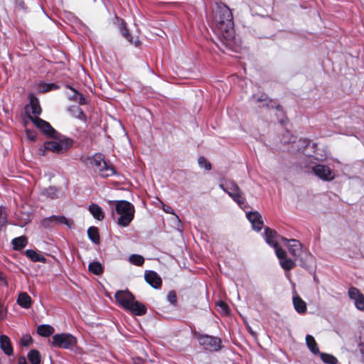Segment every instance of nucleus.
<instances>
[{"label":"nucleus","instance_id":"f257e3e1","mask_svg":"<svg viewBox=\"0 0 364 364\" xmlns=\"http://www.w3.org/2000/svg\"><path fill=\"white\" fill-rule=\"evenodd\" d=\"M217 10L214 16L215 32L220 38L227 42L235 36L234 22L231 10L225 4H217Z\"/></svg>","mask_w":364,"mask_h":364},{"label":"nucleus","instance_id":"f03ea898","mask_svg":"<svg viewBox=\"0 0 364 364\" xmlns=\"http://www.w3.org/2000/svg\"><path fill=\"white\" fill-rule=\"evenodd\" d=\"M114 298L120 306L135 316H143L147 311L144 304L136 301L134 296L128 290L117 291Z\"/></svg>","mask_w":364,"mask_h":364},{"label":"nucleus","instance_id":"7ed1b4c3","mask_svg":"<svg viewBox=\"0 0 364 364\" xmlns=\"http://www.w3.org/2000/svg\"><path fill=\"white\" fill-rule=\"evenodd\" d=\"M112 207V214L114 208L116 213L119 215L117 219V224L122 227H127L134 218L135 209L132 203L127 200H112L109 201Z\"/></svg>","mask_w":364,"mask_h":364},{"label":"nucleus","instance_id":"20e7f679","mask_svg":"<svg viewBox=\"0 0 364 364\" xmlns=\"http://www.w3.org/2000/svg\"><path fill=\"white\" fill-rule=\"evenodd\" d=\"M50 138L54 139L55 141H46L43 147L39 149L40 155L44 156L46 151H50L57 154H64L72 147L73 144L72 139L61 135L60 133Z\"/></svg>","mask_w":364,"mask_h":364},{"label":"nucleus","instance_id":"39448f33","mask_svg":"<svg viewBox=\"0 0 364 364\" xmlns=\"http://www.w3.org/2000/svg\"><path fill=\"white\" fill-rule=\"evenodd\" d=\"M219 187L238 205L245 210L247 205L245 203V198L239 186L233 181H226L224 184H220Z\"/></svg>","mask_w":364,"mask_h":364},{"label":"nucleus","instance_id":"423d86ee","mask_svg":"<svg viewBox=\"0 0 364 364\" xmlns=\"http://www.w3.org/2000/svg\"><path fill=\"white\" fill-rule=\"evenodd\" d=\"M90 164L95 168V171L102 177H109L115 173L114 168L106 163L104 155L100 153L92 156L90 159Z\"/></svg>","mask_w":364,"mask_h":364},{"label":"nucleus","instance_id":"0eeeda50","mask_svg":"<svg viewBox=\"0 0 364 364\" xmlns=\"http://www.w3.org/2000/svg\"><path fill=\"white\" fill-rule=\"evenodd\" d=\"M77 345V339L70 333H57L53 336L51 346L73 350Z\"/></svg>","mask_w":364,"mask_h":364},{"label":"nucleus","instance_id":"6e6552de","mask_svg":"<svg viewBox=\"0 0 364 364\" xmlns=\"http://www.w3.org/2000/svg\"><path fill=\"white\" fill-rule=\"evenodd\" d=\"M41 225L45 229H52L58 225H65L68 228H72L74 223L72 220H70L63 215H53L41 220Z\"/></svg>","mask_w":364,"mask_h":364},{"label":"nucleus","instance_id":"1a4fd4ad","mask_svg":"<svg viewBox=\"0 0 364 364\" xmlns=\"http://www.w3.org/2000/svg\"><path fill=\"white\" fill-rule=\"evenodd\" d=\"M198 339L199 344L203 346L205 350L218 351L222 348V341L218 337L207 334H200Z\"/></svg>","mask_w":364,"mask_h":364},{"label":"nucleus","instance_id":"9d476101","mask_svg":"<svg viewBox=\"0 0 364 364\" xmlns=\"http://www.w3.org/2000/svg\"><path fill=\"white\" fill-rule=\"evenodd\" d=\"M312 171L316 176L323 181H332L335 178L333 171L328 166L323 164L314 166Z\"/></svg>","mask_w":364,"mask_h":364},{"label":"nucleus","instance_id":"9b49d317","mask_svg":"<svg viewBox=\"0 0 364 364\" xmlns=\"http://www.w3.org/2000/svg\"><path fill=\"white\" fill-rule=\"evenodd\" d=\"M31 120L33 123L40 129L45 134L48 136H55L57 132L52 126L46 121L41 119L38 117H30Z\"/></svg>","mask_w":364,"mask_h":364},{"label":"nucleus","instance_id":"f8f14e48","mask_svg":"<svg viewBox=\"0 0 364 364\" xmlns=\"http://www.w3.org/2000/svg\"><path fill=\"white\" fill-rule=\"evenodd\" d=\"M349 298L354 301L355 308L361 311H364V295L356 287H351L348 289Z\"/></svg>","mask_w":364,"mask_h":364},{"label":"nucleus","instance_id":"ddd939ff","mask_svg":"<svg viewBox=\"0 0 364 364\" xmlns=\"http://www.w3.org/2000/svg\"><path fill=\"white\" fill-rule=\"evenodd\" d=\"M116 23H117L118 28L119 30L120 33L122 36L126 38V40L130 43L131 44H134L135 46H138L140 43V41L139 39H136L135 41L133 40L132 36L129 32V30L127 28L126 23L125 21L119 17H116Z\"/></svg>","mask_w":364,"mask_h":364},{"label":"nucleus","instance_id":"4468645a","mask_svg":"<svg viewBox=\"0 0 364 364\" xmlns=\"http://www.w3.org/2000/svg\"><path fill=\"white\" fill-rule=\"evenodd\" d=\"M246 217L252 225L253 230L259 232L263 227L262 215L257 211L246 212Z\"/></svg>","mask_w":364,"mask_h":364},{"label":"nucleus","instance_id":"2eb2a0df","mask_svg":"<svg viewBox=\"0 0 364 364\" xmlns=\"http://www.w3.org/2000/svg\"><path fill=\"white\" fill-rule=\"evenodd\" d=\"M41 195L50 199H56L64 195V191L61 187L50 186L43 188L41 191Z\"/></svg>","mask_w":364,"mask_h":364},{"label":"nucleus","instance_id":"dca6fc26","mask_svg":"<svg viewBox=\"0 0 364 364\" xmlns=\"http://www.w3.org/2000/svg\"><path fill=\"white\" fill-rule=\"evenodd\" d=\"M145 281L153 288L157 289H160L162 284V281L159 275L154 271L147 270L144 274Z\"/></svg>","mask_w":364,"mask_h":364},{"label":"nucleus","instance_id":"f3484780","mask_svg":"<svg viewBox=\"0 0 364 364\" xmlns=\"http://www.w3.org/2000/svg\"><path fill=\"white\" fill-rule=\"evenodd\" d=\"M282 241L287 245L289 253L294 257H298L301 251V245L295 239H287L282 237Z\"/></svg>","mask_w":364,"mask_h":364},{"label":"nucleus","instance_id":"a211bd4d","mask_svg":"<svg viewBox=\"0 0 364 364\" xmlns=\"http://www.w3.org/2000/svg\"><path fill=\"white\" fill-rule=\"evenodd\" d=\"M301 266L309 271L313 270L315 267L314 257L310 252H305L300 259Z\"/></svg>","mask_w":364,"mask_h":364},{"label":"nucleus","instance_id":"6ab92c4d","mask_svg":"<svg viewBox=\"0 0 364 364\" xmlns=\"http://www.w3.org/2000/svg\"><path fill=\"white\" fill-rule=\"evenodd\" d=\"M0 348L2 351L9 356L14 353V349L10 338L6 335L0 336Z\"/></svg>","mask_w":364,"mask_h":364},{"label":"nucleus","instance_id":"aec40b11","mask_svg":"<svg viewBox=\"0 0 364 364\" xmlns=\"http://www.w3.org/2000/svg\"><path fill=\"white\" fill-rule=\"evenodd\" d=\"M293 304L295 310L299 314H304L306 311V302L298 295L293 296Z\"/></svg>","mask_w":364,"mask_h":364},{"label":"nucleus","instance_id":"412c9836","mask_svg":"<svg viewBox=\"0 0 364 364\" xmlns=\"http://www.w3.org/2000/svg\"><path fill=\"white\" fill-rule=\"evenodd\" d=\"M88 210L92 215L97 220H102L105 218V214L102 208L95 203H92L89 205Z\"/></svg>","mask_w":364,"mask_h":364},{"label":"nucleus","instance_id":"4be33fe9","mask_svg":"<svg viewBox=\"0 0 364 364\" xmlns=\"http://www.w3.org/2000/svg\"><path fill=\"white\" fill-rule=\"evenodd\" d=\"M276 236H277L276 231L270 229L269 228H265L264 240L271 247L277 246V242L275 240Z\"/></svg>","mask_w":364,"mask_h":364},{"label":"nucleus","instance_id":"5701e85b","mask_svg":"<svg viewBox=\"0 0 364 364\" xmlns=\"http://www.w3.org/2000/svg\"><path fill=\"white\" fill-rule=\"evenodd\" d=\"M28 243V240L26 236H20L15 237L12 240L11 244L14 250L20 251L23 249Z\"/></svg>","mask_w":364,"mask_h":364},{"label":"nucleus","instance_id":"b1692460","mask_svg":"<svg viewBox=\"0 0 364 364\" xmlns=\"http://www.w3.org/2000/svg\"><path fill=\"white\" fill-rule=\"evenodd\" d=\"M306 344L309 350L314 355L320 353L319 348L314 338L311 335L306 336Z\"/></svg>","mask_w":364,"mask_h":364},{"label":"nucleus","instance_id":"393cba45","mask_svg":"<svg viewBox=\"0 0 364 364\" xmlns=\"http://www.w3.org/2000/svg\"><path fill=\"white\" fill-rule=\"evenodd\" d=\"M17 303L22 308L28 309L31 304V298L26 292L20 293L17 299Z\"/></svg>","mask_w":364,"mask_h":364},{"label":"nucleus","instance_id":"a878e982","mask_svg":"<svg viewBox=\"0 0 364 364\" xmlns=\"http://www.w3.org/2000/svg\"><path fill=\"white\" fill-rule=\"evenodd\" d=\"M25 255L33 262H40L45 263L46 262V259L43 255L37 253L36 251L33 250H26L25 252Z\"/></svg>","mask_w":364,"mask_h":364},{"label":"nucleus","instance_id":"bb28decb","mask_svg":"<svg viewBox=\"0 0 364 364\" xmlns=\"http://www.w3.org/2000/svg\"><path fill=\"white\" fill-rule=\"evenodd\" d=\"M37 333L43 337H48L54 332V328L48 324H41L37 328Z\"/></svg>","mask_w":364,"mask_h":364},{"label":"nucleus","instance_id":"cd10ccee","mask_svg":"<svg viewBox=\"0 0 364 364\" xmlns=\"http://www.w3.org/2000/svg\"><path fill=\"white\" fill-rule=\"evenodd\" d=\"M28 359L31 364H40L41 361V354L38 350L32 349L28 353Z\"/></svg>","mask_w":364,"mask_h":364},{"label":"nucleus","instance_id":"c85d7f7f","mask_svg":"<svg viewBox=\"0 0 364 364\" xmlns=\"http://www.w3.org/2000/svg\"><path fill=\"white\" fill-rule=\"evenodd\" d=\"M87 235L89 239L95 244L100 242V235L97 228L90 227L87 230Z\"/></svg>","mask_w":364,"mask_h":364},{"label":"nucleus","instance_id":"c756f323","mask_svg":"<svg viewBox=\"0 0 364 364\" xmlns=\"http://www.w3.org/2000/svg\"><path fill=\"white\" fill-rule=\"evenodd\" d=\"M30 105L31 107L32 114L35 117H38L41 113V107L37 98L33 97L30 100Z\"/></svg>","mask_w":364,"mask_h":364},{"label":"nucleus","instance_id":"7c9ffc66","mask_svg":"<svg viewBox=\"0 0 364 364\" xmlns=\"http://www.w3.org/2000/svg\"><path fill=\"white\" fill-rule=\"evenodd\" d=\"M88 269L95 275H100L103 272L102 265L99 262H92L90 263Z\"/></svg>","mask_w":364,"mask_h":364},{"label":"nucleus","instance_id":"2f4dec72","mask_svg":"<svg viewBox=\"0 0 364 364\" xmlns=\"http://www.w3.org/2000/svg\"><path fill=\"white\" fill-rule=\"evenodd\" d=\"M318 354L324 363L338 364V359L334 355L326 353H320Z\"/></svg>","mask_w":364,"mask_h":364},{"label":"nucleus","instance_id":"473e14b6","mask_svg":"<svg viewBox=\"0 0 364 364\" xmlns=\"http://www.w3.org/2000/svg\"><path fill=\"white\" fill-rule=\"evenodd\" d=\"M59 86L55 83H45L42 82L38 86V90L41 92H46L53 90H58Z\"/></svg>","mask_w":364,"mask_h":364},{"label":"nucleus","instance_id":"72a5a7b5","mask_svg":"<svg viewBox=\"0 0 364 364\" xmlns=\"http://www.w3.org/2000/svg\"><path fill=\"white\" fill-rule=\"evenodd\" d=\"M68 87L73 90L75 93L74 95L72 96L71 99L75 101H78L80 105H85L86 103V100L82 94L80 93L78 91H77L71 86L68 85Z\"/></svg>","mask_w":364,"mask_h":364},{"label":"nucleus","instance_id":"f704fd0d","mask_svg":"<svg viewBox=\"0 0 364 364\" xmlns=\"http://www.w3.org/2000/svg\"><path fill=\"white\" fill-rule=\"evenodd\" d=\"M276 116L278 118L279 123L282 125H285L287 123V119L284 114L283 109L280 105L276 107Z\"/></svg>","mask_w":364,"mask_h":364},{"label":"nucleus","instance_id":"c9c22d12","mask_svg":"<svg viewBox=\"0 0 364 364\" xmlns=\"http://www.w3.org/2000/svg\"><path fill=\"white\" fill-rule=\"evenodd\" d=\"M279 263L281 267L285 271H289L295 266V262L292 259H288L287 257L284 259H282V261H280Z\"/></svg>","mask_w":364,"mask_h":364},{"label":"nucleus","instance_id":"e433bc0d","mask_svg":"<svg viewBox=\"0 0 364 364\" xmlns=\"http://www.w3.org/2000/svg\"><path fill=\"white\" fill-rule=\"evenodd\" d=\"M296 143L299 151H305V149L310 146L311 141L307 139H300Z\"/></svg>","mask_w":364,"mask_h":364},{"label":"nucleus","instance_id":"4c0bfd02","mask_svg":"<svg viewBox=\"0 0 364 364\" xmlns=\"http://www.w3.org/2000/svg\"><path fill=\"white\" fill-rule=\"evenodd\" d=\"M129 261L135 265L141 266L144 264V259L139 255H132L129 257Z\"/></svg>","mask_w":364,"mask_h":364},{"label":"nucleus","instance_id":"58836bf2","mask_svg":"<svg viewBox=\"0 0 364 364\" xmlns=\"http://www.w3.org/2000/svg\"><path fill=\"white\" fill-rule=\"evenodd\" d=\"M198 166L200 168H203L205 170H210L211 169V164L208 160L203 157L200 156L198 159Z\"/></svg>","mask_w":364,"mask_h":364},{"label":"nucleus","instance_id":"ea45409f","mask_svg":"<svg viewBox=\"0 0 364 364\" xmlns=\"http://www.w3.org/2000/svg\"><path fill=\"white\" fill-rule=\"evenodd\" d=\"M281 141L284 144L291 143V142H293L294 144L295 143L294 137L287 130H286L285 132L284 133V135H283L282 138L281 139Z\"/></svg>","mask_w":364,"mask_h":364},{"label":"nucleus","instance_id":"a19ab883","mask_svg":"<svg viewBox=\"0 0 364 364\" xmlns=\"http://www.w3.org/2000/svg\"><path fill=\"white\" fill-rule=\"evenodd\" d=\"M273 247L275 250V253L278 259H279V262L282 261V259H284L287 258V252L284 250L279 247L278 245L277 244V246H273Z\"/></svg>","mask_w":364,"mask_h":364},{"label":"nucleus","instance_id":"79ce46f5","mask_svg":"<svg viewBox=\"0 0 364 364\" xmlns=\"http://www.w3.org/2000/svg\"><path fill=\"white\" fill-rule=\"evenodd\" d=\"M166 299L170 304L174 306L177 305V296L174 291H170L167 294Z\"/></svg>","mask_w":364,"mask_h":364},{"label":"nucleus","instance_id":"37998d69","mask_svg":"<svg viewBox=\"0 0 364 364\" xmlns=\"http://www.w3.org/2000/svg\"><path fill=\"white\" fill-rule=\"evenodd\" d=\"M318 151H319V149L317 148L314 151V156L318 161L324 160L327 157V155H328L327 151L326 149L323 150L322 151L323 154H319Z\"/></svg>","mask_w":364,"mask_h":364},{"label":"nucleus","instance_id":"c03bdc74","mask_svg":"<svg viewBox=\"0 0 364 364\" xmlns=\"http://www.w3.org/2000/svg\"><path fill=\"white\" fill-rule=\"evenodd\" d=\"M32 342V338L29 335H24L21 339V344L23 346H28Z\"/></svg>","mask_w":364,"mask_h":364},{"label":"nucleus","instance_id":"a18cd8bd","mask_svg":"<svg viewBox=\"0 0 364 364\" xmlns=\"http://www.w3.org/2000/svg\"><path fill=\"white\" fill-rule=\"evenodd\" d=\"M76 112H77V114L75 115L76 118H77L80 120H82V121L86 119V116L81 108H80L79 107H77Z\"/></svg>","mask_w":364,"mask_h":364},{"label":"nucleus","instance_id":"49530a36","mask_svg":"<svg viewBox=\"0 0 364 364\" xmlns=\"http://www.w3.org/2000/svg\"><path fill=\"white\" fill-rule=\"evenodd\" d=\"M26 136L30 141H34L36 139V134L33 131L26 129Z\"/></svg>","mask_w":364,"mask_h":364},{"label":"nucleus","instance_id":"de8ad7c7","mask_svg":"<svg viewBox=\"0 0 364 364\" xmlns=\"http://www.w3.org/2000/svg\"><path fill=\"white\" fill-rule=\"evenodd\" d=\"M6 217L3 215V208L0 206V229L5 225Z\"/></svg>","mask_w":364,"mask_h":364},{"label":"nucleus","instance_id":"09e8293b","mask_svg":"<svg viewBox=\"0 0 364 364\" xmlns=\"http://www.w3.org/2000/svg\"><path fill=\"white\" fill-rule=\"evenodd\" d=\"M359 350L363 356V360L364 362V338L360 336L359 343Z\"/></svg>","mask_w":364,"mask_h":364},{"label":"nucleus","instance_id":"8fccbe9b","mask_svg":"<svg viewBox=\"0 0 364 364\" xmlns=\"http://www.w3.org/2000/svg\"><path fill=\"white\" fill-rule=\"evenodd\" d=\"M163 210L166 213L175 215L173 209L169 205L163 204Z\"/></svg>","mask_w":364,"mask_h":364},{"label":"nucleus","instance_id":"3c124183","mask_svg":"<svg viewBox=\"0 0 364 364\" xmlns=\"http://www.w3.org/2000/svg\"><path fill=\"white\" fill-rule=\"evenodd\" d=\"M217 305L219 307H220L223 309V311H224L225 313H228V306L223 301H218Z\"/></svg>","mask_w":364,"mask_h":364},{"label":"nucleus","instance_id":"603ef678","mask_svg":"<svg viewBox=\"0 0 364 364\" xmlns=\"http://www.w3.org/2000/svg\"><path fill=\"white\" fill-rule=\"evenodd\" d=\"M264 96L262 95L261 97H257L255 95H253L252 96V99L257 102H263V101H265L266 100V97H264Z\"/></svg>","mask_w":364,"mask_h":364},{"label":"nucleus","instance_id":"864d4df0","mask_svg":"<svg viewBox=\"0 0 364 364\" xmlns=\"http://www.w3.org/2000/svg\"><path fill=\"white\" fill-rule=\"evenodd\" d=\"M18 364H28L26 358L23 356H21L18 360Z\"/></svg>","mask_w":364,"mask_h":364},{"label":"nucleus","instance_id":"5fc2aeb1","mask_svg":"<svg viewBox=\"0 0 364 364\" xmlns=\"http://www.w3.org/2000/svg\"><path fill=\"white\" fill-rule=\"evenodd\" d=\"M0 281L4 282V284H5V285H6V284H7L6 281V279H5L4 277V275H3L1 273H0Z\"/></svg>","mask_w":364,"mask_h":364},{"label":"nucleus","instance_id":"6e6d98bb","mask_svg":"<svg viewBox=\"0 0 364 364\" xmlns=\"http://www.w3.org/2000/svg\"><path fill=\"white\" fill-rule=\"evenodd\" d=\"M249 332L253 336H256V333L252 331V330H250Z\"/></svg>","mask_w":364,"mask_h":364},{"label":"nucleus","instance_id":"4d7b16f0","mask_svg":"<svg viewBox=\"0 0 364 364\" xmlns=\"http://www.w3.org/2000/svg\"><path fill=\"white\" fill-rule=\"evenodd\" d=\"M316 146V144L315 143L312 144V147H315Z\"/></svg>","mask_w":364,"mask_h":364},{"label":"nucleus","instance_id":"13d9d810","mask_svg":"<svg viewBox=\"0 0 364 364\" xmlns=\"http://www.w3.org/2000/svg\"><path fill=\"white\" fill-rule=\"evenodd\" d=\"M176 218L178 219V223H181V220H179L178 216L176 215Z\"/></svg>","mask_w":364,"mask_h":364}]
</instances>
